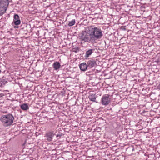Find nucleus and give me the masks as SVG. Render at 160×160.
<instances>
[{"label":"nucleus","mask_w":160,"mask_h":160,"mask_svg":"<svg viewBox=\"0 0 160 160\" xmlns=\"http://www.w3.org/2000/svg\"><path fill=\"white\" fill-rule=\"evenodd\" d=\"M110 95L108 94L104 95L102 98L101 102L103 105H107L111 102Z\"/></svg>","instance_id":"20e7f679"},{"label":"nucleus","mask_w":160,"mask_h":160,"mask_svg":"<svg viewBox=\"0 0 160 160\" xmlns=\"http://www.w3.org/2000/svg\"><path fill=\"white\" fill-rule=\"evenodd\" d=\"M13 22L14 24L16 25H18L20 24L21 21L18 15L17 14H15L14 16Z\"/></svg>","instance_id":"39448f33"},{"label":"nucleus","mask_w":160,"mask_h":160,"mask_svg":"<svg viewBox=\"0 0 160 160\" xmlns=\"http://www.w3.org/2000/svg\"><path fill=\"white\" fill-rule=\"evenodd\" d=\"M14 120L13 116L10 114L3 115L0 118L2 125L5 127H9L12 125Z\"/></svg>","instance_id":"f03ea898"},{"label":"nucleus","mask_w":160,"mask_h":160,"mask_svg":"<svg viewBox=\"0 0 160 160\" xmlns=\"http://www.w3.org/2000/svg\"><path fill=\"white\" fill-rule=\"evenodd\" d=\"M122 29L124 30H126V26H123L122 27Z\"/></svg>","instance_id":"2eb2a0df"},{"label":"nucleus","mask_w":160,"mask_h":160,"mask_svg":"<svg viewBox=\"0 0 160 160\" xmlns=\"http://www.w3.org/2000/svg\"><path fill=\"white\" fill-rule=\"evenodd\" d=\"M1 70L0 69V73H1Z\"/></svg>","instance_id":"f3484780"},{"label":"nucleus","mask_w":160,"mask_h":160,"mask_svg":"<svg viewBox=\"0 0 160 160\" xmlns=\"http://www.w3.org/2000/svg\"><path fill=\"white\" fill-rule=\"evenodd\" d=\"M54 135L53 132L47 133L46 134L47 139L49 141H51Z\"/></svg>","instance_id":"423d86ee"},{"label":"nucleus","mask_w":160,"mask_h":160,"mask_svg":"<svg viewBox=\"0 0 160 160\" xmlns=\"http://www.w3.org/2000/svg\"><path fill=\"white\" fill-rule=\"evenodd\" d=\"M52 67L55 70H58L61 67L60 63L57 61L55 62L52 65Z\"/></svg>","instance_id":"0eeeda50"},{"label":"nucleus","mask_w":160,"mask_h":160,"mask_svg":"<svg viewBox=\"0 0 160 160\" xmlns=\"http://www.w3.org/2000/svg\"><path fill=\"white\" fill-rule=\"evenodd\" d=\"M94 51V49H91L88 50V51H86L85 53V57L86 58H88L90 55H91L92 54V53Z\"/></svg>","instance_id":"9d476101"},{"label":"nucleus","mask_w":160,"mask_h":160,"mask_svg":"<svg viewBox=\"0 0 160 160\" xmlns=\"http://www.w3.org/2000/svg\"><path fill=\"white\" fill-rule=\"evenodd\" d=\"M80 70L83 71H85L88 67L87 65L85 62H83L79 65Z\"/></svg>","instance_id":"6e6552de"},{"label":"nucleus","mask_w":160,"mask_h":160,"mask_svg":"<svg viewBox=\"0 0 160 160\" xmlns=\"http://www.w3.org/2000/svg\"><path fill=\"white\" fill-rule=\"evenodd\" d=\"M21 108L23 110H27L29 109V107L27 103H24L20 105Z\"/></svg>","instance_id":"9b49d317"},{"label":"nucleus","mask_w":160,"mask_h":160,"mask_svg":"<svg viewBox=\"0 0 160 160\" xmlns=\"http://www.w3.org/2000/svg\"><path fill=\"white\" fill-rule=\"evenodd\" d=\"M89 99L90 101L95 102L96 99V97L95 94H92L89 97Z\"/></svg>","instance_id":"f8f14e48"},{"label":"nucleus","mask_w":160,"mask_h":160,"mask_svg":"<svg viewBox=\"0 0 160 160\" xmlns=\"http://www.w3.org/2000/svg\"><path fill=\"white\" fill-rule=\"evenodd\" d=\"M158 88L159 89H160V84L158 86Z\"/></svg>","instance_id":"dca6fc26"},{"label":"nucleus","mask_w":160,"mask_h":160,"mask_svg":"<svg viewBox=\"0 0 160 160\" xmlns=\"http://www.w3.org/2000/svg\"><path fill=\"white\" fill-rule=\"evenodd\" d=\"M9 4L8 0H0V16L6 12Z\"/></svg>","instance_id":"7ed1b4c3"},{"label":"nucleus","mask_w":160,"mask_h":160,"mask_svg":"<svg viewBox=\"0 0 160 160\" xmlns=\"http://www.w3.org/2000/svg\"><path fill=\"white\" fill-rule=\"evenodd\" d=\"M102 36V32L100 28L92 26L89 27L85 31L82 32L80 38L82 41L93 42L101 38Z\"/></svg>","instance_id":"f257e3e1"},{"label":"nucleus","mask_w":160,"mask_h":160,"mask_svg":"<svg viewBox=\"0 0 160 160\" xmlns=\"http://www.w3.org/2000/svg\"><path fill=\"white\" fill-rule=\"evenodd\" d=\"M88 66L90 68H92L95 66L96 64V62L93 60H90L87 62Z\"/></svg>","instance_id":"1a4fd4ad"},{"label":"nucleus","mask_w":160,"mask_h":160,"mask_svg":"<svg viewBox=\"0 0 160 160\" xmlns=\"http://www.w3.org/2000/svg\"><path fill=\"white\" fill-rule=\"evenodd\" d=\"M75 19H73L72 21L69 22L68 26H72L75 24Z\"/></svg>","instance_id":"ddd939ff"},{"label":"nucleus","mask_w":160,"mask_h":160,"mask_svg":"<svg viewBox=\"0 0 160 160\" xmlns=\"http://www.w3.org/2000/svg\"><path fill=\"white\" fill-rule=\"evenodd\" d=\"M62 134L61 133H60L59 134H58L57 135L56 137L58 138L59 139L61 138V137L62 136Z\"/></svg>","instance_id":"4468645a"}]
</instances>
